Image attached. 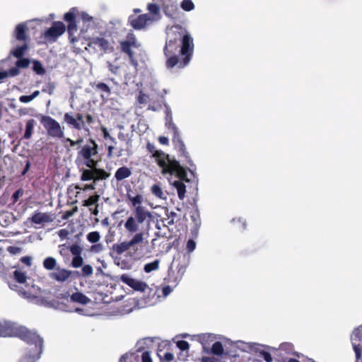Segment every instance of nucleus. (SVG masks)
I'll list each match as a JSON object with an SVG mask.
<instances>
[{
  "label": "nucleus",
  "instance_id": "4468645a",
  "mask_svg": "<svg viewBox=\"0 0 362 362\" xmlns=\"http://www.w3.org/2000/svg\"><path fill=\"white\" fill-rule=\"evenodd\" d=\"M29 220L35 224L40 225L52 222L54 220V216L48 212H35Z\"/></svg>",
  "mask_w": 362,
  "mask_h": 362
},
{
  "label": "nucleus",
  "instance_id": "393cba45",
  "mask_svg": "<svg viewBox=\"0 0 362 362\" xmlns=\"http://www.w3.org/2000/svg\"><path fill=\"white\" fill-rule=\"evenodd\" d=\"M36 124V121L33 119H28L25 124V131L24 133V138L29 139L31 138L34 129V127Z\"/></svg>",
  "mask_w": 362,
  "mask_h": 362
},
{
  "label": "nucleus",
  "instance_id": "f704fd0d",
  "mask_svg": "<svg viewBox=\"0 0 362 362\" xmlns=\"http://www.w3.org/2000/svg\"><path fill=\"white\" fill-rule=\"evenodd\" d=\"M210 353H212L217 356H221L223 353V348L221 342L216 341L215 342L211 347Z\"/></svg>",
  "mask_w": 362,
  "mask_h": 362
},
{
  "label": "nucleus",
  "instance_id": "4be33fe9",
  "mask_svg": "<svg viewBox=\"0 0 362 362\" xmlns=\"http://www.w3.org/2000/svg\"><path fill=\"white\" fill-rule=\"evenodd\" d=\"M132 175V170L125 166L119 168L115 174V177L117 181H121L124 179H126L130 177Z\"/></svg>",
  "mask_w": 362,
  "mask_h": 362
},
{
  "label": "nucleus",
  "instance_id": "c85d7f7f",
  "mask_svg": "<svg viewBox=\"0 0 362 362\" xmlns=\"http://www.w3.org/2000/svg\"><path fill=\"white\" fill-rule=\"evenodd\" d=\"M153 343V339L150 337L144 338L142 339H140L138 341L136 344L137 346V351H141L142 349H145L146 347L151 346Z\"/></svg>",
  "mask_w": 362,
  "mask_h": 362
},
{
  "label": "nucleus",
  "instance_id": "5fc2aeb1",
  "mask_svg": "<svg viewBox=\"0 0 362 362\" xmlns=\"http://www.w3.org/2000/svg\"><path fill=\"white\" fill-rule=\"evenodd\" d=\"M177 346L180 350H187L189 347V343L186 341L180 340L177 342Z\"/></svg>",
  "mask_w": 362,
  "mask_h": 362
},
{
  "label": "nucleus",
  "instance_id": "cd10ccee",
  "mask_svg": "<svg viewBox=\"0 0 362 362\" xmlns=\"http://www.w3.org/2000/svg\"><path fill=\"white\" fill-rule=\"evenodd\" d=\"M25 25L23 24H19L16 26L15 30V36L18 40L25 41L26 36L25 35Z\"/></svg>",
  "mask_w": 362,
  "mask_h": 362
},
{
  "label": "nucleus",
  "instance_id": "1a4fd4ad",
  "mask_svg": "<svg viewBox=\"0 0 362 362\" xmlns=\"http://www.w3.org/2000/svg\"><path fill=\"white\" fill-rule=\"evenodd\" d=\"M129 22L131 25L136 30L144 29L152 25L154 22L148 14H142L139 16H130Z\"/></svg>",
  "mask_w": 362,
  "mask_h": 362
},
{
  "label": "nucleus",
  "instance_id": "c9c22d12",
  "mask_svg": "<svg viewBox=\"0 0 362 362\" xmlns=\"http://www.w3.org/2000/svg\"><path fill=\"white\" fill-rule=\"evenodd\" d=\"M93 168L95 173V181L98 180H105L110 176V174L103 170L95 168V167Z\"/></svg>",
  "mask_w": 362,
  "mask_h": 362
},
{
  "label": "nucleus",
  "instance_id": "f257e3e1",
  "mask_svg": "<svg viewBox=\"0 0 362 362\" xmlns=\"http://www.w3.org/2000/svg\"><path fill=\"white\" fill-rule=\"evenodd\" d=\"M155 156L158 158L157 163L161 168L162 174H169L170 175V177L168 178L169 183L177 189L179 199L181 200L184 199L186 186L183 181H189L186 179L187 173L185 169L180 165L178 161L165 158L160 153H156Z\"/></svg>",
  "mask_w": 362,
  "mask_h": 362
},
{
  "label": "nucleus",
  "instance_id": "e2e57ef3",
  "mask_svg": "<svg viewBox=\"0 0 362 362\" xmlns=\"http://www.w3.org/2000/svg\"><path fill=\"white\" fill-rule=\"evenodd\" d=\"M21 262L28 266H30L32 259L30 257H23L21 259Z\"/></svg>",
  "mask_w": 362,
  "mask_h": 362
},
{
  "label": "nucleus",
  "instance_id": "ea45409f",
  "mask_svg": "<svg viewBox=\"0 0 362 362\" xmlns=\"http://www.w3.org/2000/svg\"><path fill=\"white\" fill-rule=\"evenodd\" d=\"M99 199H100V196L98 194H95V195L90 196L88 199H86L83 202V206H90L93 204L96 205Z\"/></svg>",
  "mask_w": 362,
  "mask_h": 362
},
{
  "label": "nucleus",
  "instance_id": "6e6d98bb",
  "mask_svg": "<svg viewBox=\"0 0 362 362\" xmlns=\"http://www.w3.org/2000/svg\"><path fill=\"white\" fill-rule=\"evenodd\" d=\"M82 272L85 276H90L93 274V268L90 265H84L82 268Z\"/></svg>",
  "mask_w": 362,
  "mask_h": 362
},
{
  "label": "nucleus",
  "instance_id": "a19ab883",
  "mask_svg": "<svg viewBox=\"0 0 362 362\" xmlns=\"http://www.w3.org/2000/svg\"><path fill=\"white\" fill-rule=\"evenodd\" d=\"M95 88L98 90H100L102 92H104L106 93V97H108L110 93H111V90H110V87L104 83H98L95 85Z\"/></svg>",
  "mask_w": 362,
  "mask_h": 362
},
{
  "label": "nucleus",
  "instance_id": "7c9ffc66",
  "mask_svg": "<svg viewBox=\"0 0 362 362\" xmlns=\"http://www.w3.org/2000/svg\"><path fill=\"white\" fill-rule=\"evenodd\" d=\"M160 264V260L156 259L152 262L146 264L144 267V270L146 273H150L153 271H156L158 269Z\"/></svg>",
  "mask_w": 362,
  "mask_h": 362
},
{
  "label": "nucleus",
  "instance_id": "09e8293b",
  "mask_svg": "<svg viewBox=\"0 0 362 362\" xmlns=\"http://www.w3.org/2000/svg\"><path fill=\"white\" fill-rule=\"evenodd\" d=\"M33 70L38 74H43L45 73V70L42 64L37 61L33 62Z\"/></svg>",
  "mask_w": 362,
  "mask_h": 362
},
{
  "label": "nucleus",
  "instance_id": "dca6fc26",
  "mask_svg": "<svg viewBox=\"0 0 362 362\" xmlns=\"http://www.w3.org/2000/svg\"><path fill=\"white\" fill-rule=\"evenodd\" d=\"M134 214V218L141 223L144 222L147 218H150L151 217L150 211L144 206H138L135 208Z\"/></svg>",
  "mask_w": 362,
  "mask_h": 362
},
{
  "label": "nucleus",
  "instance_id": "a211bd4d",
  "mask_svg": "<svg viewBox=\"0 0 362 362\" xmlns=\"http://www.w3.org/2000/svg\"><path fill=\"white\" fill-rule=\"evenodd\" d=\"M147 10L148 11L150 18H153V22L158 21L160 18V8L158 3H149L147 5Z\"/></svg>",
  "mask_w": 362,
  "mask_h": 362
},
{
  "label": "nucleus",
  "instance_id": "a18cd8bd",
  "mask_svg": "<svg viewBox=\"0 0 362 362\" xmlns=\"http://www.w3.org/2000/svg\"><path fill=\"white\" fill-rule=\"evenodd\" d=\"M75 8H71L68 13L64 15V20L69 23L74 22L75 18Z\"/></svg>",
  "mask_w": 362,
  "mask_h": 362
},
{
  "label": "nucleus",
  "instance_id": "37998d69",
  "mask_svg": "<svg viewBox=\"0 0 362 362\" xmlns=\"http://www.w3.org/2000/svg\"><path fill=\"white\" fill-rule=\"evenodd\" d=\"M168 57V60H167V66L168 67H173L174 66H175L176 64H178V59H177V56L175 55H173V54H169Z\"/></svg>",
  "mask_w": 362,
  "mask_h": 362
},
{
  "label": "nucleus",
  "instance_id": "338daca9",
  "mask_svg": "<svg viewBox=\"0 0 362 362\" xmlns=\"http://www.w3.org/2000/svg\"><path fill=\"white\" fill-rule=\"evenodd\" d=\"M71 253L75 256L79 255V247L78 246H72L70 249Z\"/></svg>",
  "mask_w": 362,
  "mask_h": 362
},
{
  "label": "nucleus",
  "instance_id": "49530a36",
  "mask_svg": "<svg viewBox=\"0 0 362 362\" xmlns=\"http://www.w3.org/2000/svg\"><path fill=\"white\" fill-rule=\"evenodd\" d=\"M71 264L74 268H78L83 264V258L80 255H76L73 258Z\"/></svg>",
  "mask_w": 362,
  "mask_h": 362
},
{
  "label": "nucleus",
  "instance_id": "0e129e2a",
  "mask_svg": "<svg viewBox=\"0 0 362 362\" xmlns=\"http://www.w3.org/2000/svg\"><path fill=\"white\" fill-rule=\"evenodd\" d=\"M108 68H109V70L113 73V74H117V71H118V69L119 67L117 66H114L112 65L111 63H108Z\"/></svg>",
  "mask_w": 362,
  "mask_h": 362
},
{
  "label": "nucleus",
  "instance_id": "774afa93",
  "mask_svg": "<svg viewBox=\"0 0 362 362\" xmlns=\"http://www.w3.org/2000/svg\"><path fill=\"white\" fill-rule=\"evenodd\" d=\"M101 130H102V132H103V136H104V138H105V139H109L111 137L110 134H109V132H108L107 129L105 127H103L101 128Z\"/></svg>",
  "mask_w": 362,
  "mask_h": 362
},
{
  "label": "nucleus",
  "instance_id": "473e14b6",
  "mask_svg": "<svg viewBox=\"0 0 362 362\" xmlns=\"http://www.w3.org/2000/svg\"><path fill=\"white\" fill-rule=\"evenodd\" d=\"M128 199L131 202L132 206L135 208L138 206H142L141 204L143 202V196L141 194H137L134 197H132L131 195L128 194Z\"/></svg>",
  "mask_w": 362,
  "mask_h": 362
},
{
  "label": "nucleus",
  "instance_id": "bf43d9fd",
  "mask_svg": "<svg viewBox=\"0 0 362 362\" xmlns=\"http://www.w3.org/2000/svg\"><path fill=\"white\" fill-rule=\"evenodd\" d=\"M33 100V97L30 95H21L19 98L20 102L23 103H28Z\"/></svg>",
  "mask_w": 362,
  "mask_h": 362
},
{
  "label": "nucleus",
  "instance_id": "6ab92c4d",
  "mask_svg": "<svg viewBox=\"0 0 362 362\" xmlns=\"http://www.w3.org/2000/svg\"><path fill=\"white\" fill-rule=\"evenodd\" d=\"M140 223H141L134 218V216H129L124 223V228L132 234L137 233L136 232L139 230Z\"/></svg>",
  "mask_w": 362,
  "mask_h": 362
},
{
  "label": "nucleus",
  "instance_id": "13d9d810",
  "mask_svg": "<svg viewBox=\"0 0 362 362\" xmlns=\"http://www.w3.org/2000/svg\"><path fill=\"white\" fill-rule=\"evenodd\" d=\"M142 362H152L151 357L148 351H144L141 356Z\"/></svg>",
  "mask_w": 362,
  "mask_h": 362
},
{
  "label": "nucleus",
  "instance_id": "603ef678",
  "mask_svg": "<svg viewBox=\"0 0 362 362\" xmlns=\"http://www.w3.org/2000/svg\"><path fill=\"white\" fill-rule=\"evenodd\" d=\"M30 62L28 59H20L16 62V66L19 68H25L28 66Z\"/></svg>",
  "mask_w": 362,
  "mask_h": 362
},
{
  "label": "nucleus",
  "instance_id": "b1692460",
  "mask_svg": "<svg viewBox=\"0 0 362 362\" xmlns=\"http://www.w3.org/2000/svg\"><path fill=\"white\" fill-rule=\"evenodd\" d=\"M95 47H99L100 49L107 52L112 49L109 42L103 38H96L93 41Z\"/></svg>",
  "mask_w": 362,
  "mask_h": 362
},
{
  "label": "nucleus",
  "instance_id": "c756f323",
  "mask_svg": "<svg viewBox=\"0 0 362 362\" xmlns=\"http://www.w3.org/2000/svg\"><path fill=\"white\" fill-rule=\"evenodd\" d=\"M13 276L16 281L19 284H25L26 281V274L21 269H16L13 272Z\"/></svg>",
  "mask_w": 362,
  "mask_h": 362
},
{
  "label": "nucleus",
  "instance_id": "412c9836",
  "mask_svg": "<svg viewBox=\"0 0 362 362\" xmlns=\"http://www.w3.org/2000/svg\"><path fill=\"white\" fill-rule=\"evenodd\" d=\"M64 120L68 125L76 129L80 130L83 128V124L78 122L77 119H76L71 113L66 112L64 115Z\"/></svg>",
  "mask_w": 362,
  "mask_h": 362
},
{
  "label": "nucleus",
  "instance_id": "9d476101",
  "mask_svg": "<svg viewBox=\"0 0 362 362\" xmlns=\"http://www.w3.org/2000/svg\"><path fill=\"white\" fill-rule=\"evenodd\" d=\"M351 344L356 353V357H361V349L362 348V326L356 329L351 336Z\"/></svg>",
  "mask_w": 362,
  "mask_h": 362
},
{
  "label": "nucleus",
  "instance_id": "0eeeda50",
  "mask_svg": "<svg viewBox=\"0 0 362 362\" xmlns=\"http://www.w3.org/2000/svg\"><path fill=\"white\" fill-rule=\"evenodd\" d=\"M43 340L40 338V342L31 341L28 343L29 346L27 348L28 353L26 356L20 362H35L40 358L42 351Z\"/></svg>",
  "mask_w": 362,
  "mask_h": 362
},
{
  "label": "nucleus",
  "instance_id": "6e6552de",
  "mask_svg": "<svg viewBox=\"0 0 362 362\" xmlns=\"http://www.w3.org/2000/svg\"><path fill=\"white\" fill-rule=\"evenodd\" d=\"M181 37L180 33H176L173 28H170L168 32V40L165 47L164 52L166 57L169 54H174L175 52L178 49V41Z\"/></svg>",
  "mask_w": 362,
  "mask_h": 362
},
{
  "label": "nucleus",
  "instance_id": "20e7f679",
  "mask_svg": "<svg viewBox=\"0 0 362 362\" xmlns=\"http://www.w3.org/2000/svg\"><path fill=\"white\" fill-rule=\"evenodd\" d=\"M98 144L90 140L89 144L84 145L77 153L76 162L93 168L97 165Z\"/></svg>",
  "mask_w": 362,
  "mask_h": 362
},
{
  "label": "nucleus",
  "instance_id": "4c0bfd02",
  "mask_svg": "<svg viewBox=\"0 0 362 362\" xmlns=\"http://www.w3.org/2000/svg\"><path fill=\"white\" fill-rule=\"evenodd\" d=\"M81 180L84 181L87 180H95V173L93 170H85L81 175Z\"/></svg>",
  "mask_w": 362,
  "mask_h": 362
},
{
  "label": "nucleus",
  "instance_id": "f03ea898",
  "mask_svg": "<svg viewBox=\"0 0 362 362\" xmlns=\"http://www.w3.org/2000/svg\"><path fill=\"white\" fill-rule=\"evenodd\" d=\"M144 240V233H135L132 238L129 241H124L120 243L114 244L112 246L110 255L113 258L115 264L122 269H130L132 268V263L123 259L121 255L129 250L131 247H134L136 245L142 243Z\"/></svg>",
  "mask_w": 362,
  "mask_h": 362
},
{
  "label": "nucleus",
  "instance_id": "f8f14e48",
  "mask_svg": "<svg viewBox=\"0 0 362 362\" xmlns=\"http://www.w3.org/2000/svg\"><path fill=\"white\" fill-rule=\"evenodd\" d=\"M64 31V24L62 22H55L53 25L45 32V35L48 39L55 40L57 37L62 35Z\"/></svg>",
  "mask_w": 362,
  "mask_h": 362
},
{
  "label": "nucleus",
  "instance_id": "8fccbe9b",
  "mask_svg": "<svg viewBox=\"0 0 362 362\" xmlns=\"http://www.w3.org/2000/svg\"><path fill=\"white\" fill-rule=\"evenodd\" d=\"M148 96L144 93L142 91H140L139 95L137 96V101L139 104H146L148 101Z\"/></svg>",
  "mask_w": 362,
  "mask_h": 362
},
{
  "label": "nucleus",
  "instance_id": "2f4dec72",
  "mask_svg": "<svg viewBox=\"0 0 362 362\" xmlns=\"http://www.w3.org/2000/svg\"><path fill=\"white\" fill-rule=\"evenodd\" d=\"M28 49V46L25 42L21 46H18L16 48L13 49L12 54L17 58H21L25 53V50Z\"/></svg>",
  "mask_w": 362,
  "mask_h": 362
},
{
  "label": "nucleus",
  "instance_id": "052dcab7",
  "mask_svg": "<svg viewBox=\"0 0 362 362\" xmlns=\"http://www.w3.org/2000/svg\"><path fill=\"white\" fill-rule=\"evenodd\" d=\"M195 246L196 244L194 241H193L192 240H188L187 243V248L189 252H192L195 249Z\"/></svg>",
  "mask_w": 362,
  "mask_h": 362
},
{
  "label": "nucleus",
  "instance_id": "c03bdc74",
  "mask_svg": "<svg viewBox=\"0 0 362 362\" xmlns=\"http://www.w3.org/2000/svg\"><path fill=\"white\" fill-rule=\"evenodd\" d=\"M136 361L137 358L134 354H127L122 356L119 362H133Z\"/></svg>",
  "mask_w": 362,
  "mask_h": 362
},
{
  "label": "nucleus",
  "instance_id": "f3484780",
  "mask_svg": "<svg viewBox=\"0 0 362 362\" xmlns=\"http://www.w3.org/2000/svg\"><path fill=\"white\" fill-rule=\"evenodd\" d=\"M71 271L65 269H57L50 274V276L59 282L66 281L71 276Z\"/></svg>",
  "mask_w": 362,
  "mask_h": 362
},
{
  "label": "nucleus",
  "instance_id": "a878e982",
  "mask_svg": "<svg viewBox=\"0 0 362 362\" xmlns=\"http://www.w3.org/2000/svg\"><path fill=\"white\" fill-rule=\"evenodd\" d=\"M71 299L74 302L79 303L83 305H86L90 301V300L86 296L79 292L73 293L71 296Z\"/></svg>",
  "mask_w": 362,
  "mask_h": 362
},
{
  "label": "nucleus",
  "instance_id": "aec40b11",
  "mask_svg": "<svg viewBox=\"0 0 362 362\" xmlns=\"http://www.w3.org/2000/svg\"><path fill=\"white\" fill-rule=\"evenodd\" d=\"M198 340L203 346L204 352L206 354L210 353L209 349L207 347V346L210 342H212L215 340V336L212 334H203L198 337Z\"/></svg>",
  "mask_w": 362,
  "mask_h": 362
},
{
  "label": "nucleus",
  "instance_id": "2eb2a0df",
  "mask_svg": "<svg viewBox=\"0 0 362 362\" xmlns=\"http://www.w3.org/2000/svg\"><path fill=\"white\" fill-rule=\"evenodd\" d=\"M20 293L23 297L32 300L41 296L42 291L38 286H32L27 287V290L20 291Z\"/></svg>",
  "mask_w": 362,
  "mask_h": 362
},
{
  "label": "nucleus",
  "instance_id": "bb28decb",
  "mask_svg": "<svg viewBox=\"0 0 362 362\" xmlns=\"http://www.w3.org/2000/svg\"><path fill=\"white\" fill-rule=\"evenodd\" d=\"M131 47L132 46L127 42V40L121 42L122 50L124 52L127 53L129 56V58H130V60H131V62L132 63V64L134 66H136L137 63L134 59L133 52L131 50Z\"/></svg>",
  "mask_w": 362,
  "mask_h": 362
},
{
  "label": "nucleus",
  "instance_id": "864d4df0",
  "mask_svg": "<svg viewBox=\"0 0 362 362\" xmlns=\"http://www.w3.org/2000/svg\"><path fill=\"white\" fill-rule=\"evenodd\" d=\"M147 148H148V150L150 152L153 153V156L156 158V160H157V159H158V158H157L156 156H155V154H156V153H161V154H162V156H165V158H170L168 156H165L163 152L158 151H155V149H154V148H155L154 146H153V144H150V143H148V144H147Z\"/></svg>",
  "mask_w": 362,
  "mask_h": 362
},
{
  "label": "nucleus",
  "instance_id": "7ed1b4c3",
  "mask_svg": "<svg viewBox=\"0 0 362 362\" xmlns=\"http://www.w3.org/2000/svg\"><path fill=\"white\" fill-rule=\"evenodd\" d=\"M0 337H17L27 343L40 342V337L35 332L11 322H0Z\"/></svg>",
  "mask_w": 362,
  "mask_h": 362
},
{
  "label": "nucleus",
  "instance_id": "de8ad7c7",
  "mask_svg": "<svg viewBox=\"0 0 362 362\" xmlns=\"http://www.w3.org/2000/svg\"><path fill=\"white\" fill-rule=\"evenodd\" d=\"M127 41L132 47H138L140 46L139 43L132 34L127 36Z\"/></svg>",
  "mask_w": 362,
  "mask_h": 362
},
{
  "label": "nucleus",
  "instance_id": "72a5a7b5",
  "mask_svg": "<svg viewBox=\"0 0 362 362\" xmlns=\"http://www.w3.org/2000/svg\"><path fill=\"white\" fill-rule=\"evenodd\" d=\"M57 261L54 257H47L43 261V266L47 270H52L55 268Z\"/></svg>",
  "mask_w": 362,
  "mask_h": 362
},
{
  "label": "nucleus",
  "instance_id": "423d86ee",
  "mask_svg": "<svg viewBox=\"0 0 362 362\" xmlns=\"http://www.w3.org/2000/svg\"><path fill=\"white\" fill-rule=\"evenodd\" d=\"M181 48L180 49V53L185 57L184 63L182 67L186 66L190 61L191 57L194 50V42L193 38L189 33H185L183 35L182 40H181Z\"/></svg>",
  "mask_w": 362,
  "mask_h": 362
},
{
  "label": "nucleus",
  "instance_id": "680f3d73",
  "mask_svg": "<svg viewBox=\"0 0 362 362\" xmlns=\"http://www.w3.org/2000/svg\"><path fill=\"white\" fill-rule=\"evenodd\" d=\"M262 355L264 359L267 362H272V357L271 354H269L268 352L263 351V352H262Z\"/></svg>",
  "mask_w": 362,
  "mask_h": 362
},
{
  "label": "nucleus",
  "instance_id": "4d7b16f0",
  "mask_svg": "<svg viewBox=\"0 0 362 362\" xmlns=\"http://www.w3.org/2000/svg\"><path fill=\"white\" fill-rule=\"evenodd\" d=\"M68 33L71 36L77 30L76 22L69 23L68 25Z\"/></svg>",
  "mask_w": 362,
  "mask_h": 362
},
{
  "label": "nucleus",
  "instance_id": "9b49d317",
  "mask_svg": "<svg viewBox=\"0 0 362 362\" xmlns=\"http://www.w3.org/2000/svg\"><path fill=\"white\" fill-rule=\"evenodd\" d=\"M121 281L132 288L133 289L139 291H145L148 288V285L139 280L134 279L129 276L128 275L123 274L120 277Z\"/></svg>",
  "mask_w": 362,
  "mask_h": 362
},
{
  "label": "nucleus",
  "instance_id": "e433bc0d",
  "mask_svg": "<svg viewBox=\"0 0 362 362\" xmlns=\"http://www.w3.org/2000/svg\"><path fill=\"white\" fill-rule=\"evenodd\" d=\"M237 346L243 351H249L252 350L256 344L245 343L243 341H238L236 342Z\"/></svg>",
  "mask_w": 362,
  "mask_h": 362
},
{
  "label": "nucleus",
  "instance_id": "39448f33",
  "mask_svg": "<svg viewBox=\"0 0 362 362\" xmlns=\"http://www.w3.org/2000/svg\"><path fill=\"white\" fill-rule=\"evenodd\" d=\"M40 122L47 131V135L55 139H62L64 136V128L49 116L41 115Z\"/></svg>",
  "mask_w": 362,
  "mask_h": 362
},
{
  "label": "nucleus",
  "instance_id": "79ce46f5",
  "mask_svg": "<svg viewBox=\"0 0 362 362\" xmlns=\"http://www.w3.org/2000/svg\"><path fill=\"white\" fill-rule=\"evenodd\" d=\"M180 6L183 10L186 11H190L194 8V5L191 0H183L181 2Z\"/></svg>",
  "mask_w": 362,
  "mask_h": 362
},
{
  "label": "nucleus",
  "instance_id": "ddd939ff",
  "mask_svg": "<svg viewBox=\"0 0 362 362\" xmlns=\"http://www.w3.org/2000/svg\"><path fill=\"white\" fill-rule=\"evenodd\" d=\"M165 125L168 127V129H171L173 130L174 133L173 141L177 143L180 146V149L183 151L185 145L179 137L177 128L173 122L172 113L170 110L167 111Z\"/></svg>",
  "mask_w": 362,
  "mask_h": 362
},
{
  "label": "nucleus",
  "instance_id": "58836bf2",
  "mask_svg": "<svg viewBox=\"0 0 362 362\" xmlns=\"http://www.w3.org/2000/svg\"><path fill=\"white\" fill-rule=\"evenodd\" d=\"M100 239V235L98 231H93L87 235V240L91 243H96Z\"/></svg>",
  "mask_w": 362,
  "mask_h": 362
},
{
  "label": "nucleus",
  "instance_id": "3c124183",
  "mask_svg": "<svg viewBox=\"0 0 362 362\" xmlns=\"http://www.w3.org/2000/svg\"><path fill=\"white\" fill-rule=\"evenodd\" d=\"M104 250V246L101 243L93 245L90 247V252L93 253H100Z\"/></svg>",
  "mask_w": 362,
  "mask_h": 362
},
{
  "label": "nucleus",
  "instance_id": "5701e85b",
  "mask_svg": "<svg viewBox=\"0 0 362 362\" xmlns=\"http://www.w3.org/2000/svg\"><path fill=\"white\" fill-rule=\"evenodd\" d=\"M151 192L155 197L160 199H167V193L163 190L159 183L153 185L151 187Z\"/></svg>",
  "mask_w": 362,
  "mask_h": 362
},
{
  "label": "nucleus",
  "instance_id": "69168bd1",
  "mask_svg": "<svg viewBox=\"0 0 362 362\" xmlns=\"http://www.w3.org/2000/svg\"><path fill=\"white\" fill-rule=\"evenodd\" d=\"M201 362H217V361L215 358L205 356L202 358Z\"/></svg>",
  "mask_w": 362,
  "mask_h": 362
}]
</instances>
